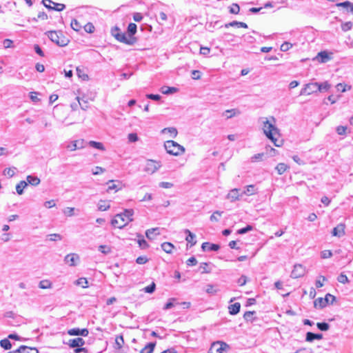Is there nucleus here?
I'll list each match as a JSON object with an SVG mask.
<instances>
[{
    "instance_id": "55",
    "label": "nucleus",
    "mask_w": 353,
    "mask_h": 353,
    "mask_svg": "<svg viewBox=\"0 0 353 353\" xmlns=\"http://www.w3.org/2000/svg\"><path fill=\"white\" fill-rule=\"evenodd\" d=\"M53 4L54 6L52 7V10L62 11L65 8V6L63 3H57L53 2Z\"/></svg>"
},
{
    "instance_id": "63",
    "label": "nucleus",
    "mask_w": 353,
    "mask_h": 353,
    "mask_svg": "<svg viewBox=\"0 0 353 353\" xmlns=\"http://www.w3.org/2000/svg\"><path fill=\"white\" fill-rule=\"evenodd\" d=\"M148 261V259L146 256H139V257L136 259V262H137V263L140 264V265L145 264V263H146Z\"/></svg>"
},
{
    "instance_id": "26",
    "label": "nucleus",
    "mask_w": 353,
    "mask_h": 353,
    "mask_svg": "<svg viewBox=\"0 0 353 353\" xmlns=\"http://www.w3.org/2000/svg\"><path fill=\"white\" fill-rule=\"evenodd\" d=\"M28 186V183L26 181H21L16 185V191L19 195L23 194V190Z\"/></svg>"
},
{
    "instance_id": "59",
    "label": "nucleus",
    "mask_w": 353,
    "mask_h": 353,
    "mask_svg": "<svg viewBox=\"0 0 353 353\" xmlns=\"http://www.w3.org/2000/svg\"><path fill=\"white\" fill-rule=\"evenodd\" d=\"M292 47V43L286 41V42H284L281 46V50L283 51V52H286L288 50H290Z\"/></svg>"
},
{
    "instance_id": "45",
    "label": "nucleus",
    "mask_w": 353,
    "mask_h": 353,
    "mask_svg": "<svg viewBox=\"0 0 353 353\" xmlns=\"http://www.w3.org/2000/svg\"><path fill=\"white\" fill-rule=\"evenodd\" d=\"M256 189L254 185H250L246 187V190L243 192L245 194L252 195L255 193Z\"/></svg>"
},
{
    "instance_id": "43",
    "label": "nucleus",
    "mask_w": 353,
    "mask_h": 353,
    "mask_svg": "<svg viewBox=\"0 0 353 353\" xmlns=\"http://www.w3.org/2000/svg\"><path fill=\"white\" fill-rule=\"evenodd\" d=\"M124 343L123 337L122 335L117 336L115 339V345L117 349H121Z\"/></svg>"
},
{
    "instance_id": "6",
    "label": "nucleus",
    "mask_w": 353,
    "mask_h": 353,
    "mask_svg": "<svg viewBox=\"0 0 353 353\" xmlns=\"http://www.w3.org/2000/svg\"><path fill=\"white\" fill-rule=\"evenodd\" d=\"M230 350V346L226 343L223 341L214 342L208 353H225Z\"/></svg>"
},
{
    "instance_id": "57",
    "label": "nucleus",
    "mask_w": 353,
    "mask_h": 353,
    "mask_svg": "<svg viewBox=\"0 0 353 353\" xmlns=\"http://www.w3.org/2000/svg\"><path fill=\"white\" fill-rule=\"evenodd\" d=\"M98 250L101 252L105 254L110 253L111 251V250L109 247H108L106 245H99L98 248Z\"/></svg>"
},
{
    "instance_id": "7",
    "label": "nucleus",
    "mask_w": 353,
    "mask_h": 353,
    "mask_svg": "<svg viewBox=\"0 0 353 353\" xmlns=\"http://www.w3.org/2000/svg\"><path fill=\"white\" fill-rule=\"evenodd\" d=\"M328 298H331V304L336 300V297L330 294H327L325 298L319 297L314 301V306L316 308H323L328 304Z\"/></svg>"
},
{
    "instance_id": "28",
    "label": "nucleus",
    "mask_w": 353,
    "mask_h": 353,
    "mask_svg": "<svg viewBox=\"0 0 353 353\" xmlns=\"http://www.w3.org/2000/svg\"><path fill=\"white\" fill-rule=\"evenodd\" d=\"M21 353H39V351L35 347H30L26 345H21L19 347Z\"/></svg>"
},
{
    "instance_id": "4",
    "label": "nucleus",
    "mask_w": 353,
    "mask_h": 353,
    "mask_svg": "<svg viewBox=\"0 0 353 353\" xmlns=\"http://www.w3.org/2000/svg\"><path fill=\"white\" fill-rule=\"evenodd\" d=\"M48 38L57 46L60 47L66 46L69 43V39L66 38L61 31H48L46 33Z\"/></svg>"
},
{
    "instance_id": "31",
    "label": "nucleus",
    "mask_w": 353,
    "mask_h": 353,
    "mask_svg": "<svg viewBox=\"0 0 353 353\" xmlns=\"http://www.w3.org/2000/svg\"><path fill=\"white\" fill-rule=\"evenodd\" d=\"M331 87V85L327 82V81H325L322 83H318V91L320 92H327L329 90V89Z\"/></svg>"
},
{
    "instance_id": "1",
    "label": "nucleus",
    "mask_w": 353,
    "mask_h": 353,
    "mask_svg": "<svg viewBox=\"0 0 353 353\" xmlns=\"http://www.w3.org/2000/svg\"><path fill=\"white\" fill-rule=\"evenodd\" d=\"M137 28L135 23H130L128 26V34L121 32L117 26L112 29L111 32L112 35L119 42L132 46L137 41V38L134 37V34L137 32Z\"/></svg>"
},
{
    "instance_id": "35",
    "label": "nucleus",
    "mask_w": 353,
    "mask_h": 353,
    "mask_svg": "<svg viewBox=\"0 0 353 353\" xmlns=\"http://www.w3.org/2000/svg\"><path fill=\"white\" fill-rule=\"evenodd\" d=\"M177 91V88L174 87L163 86L161 88V92L164 94H170Z\"/></svg>"
},
{
    "instance_id": "53",
    "label": "nucleus",
    "mask_w": 353,
    "mask_h": 353,
    "mask_svg": "<svg viewBox=\"0 0 353 353\" xmlns=\"http://www.w3.org/2000/svg\"><path fill=\"white\" fill-rule=\"evenodd\" d=\"M208 263H201L199 265V270L202 274L209 273L210 272V270L208 269Z\"/></svg>"
},
{
    "instance_id": "47",
    "label": "nucleus",
    "mask_w": 353,
    "mask_h": 353,
    "mask_svg": "<svg viewBox=\"0 0 353 353\" xmlns=\"http://www.w3.org/2000/svg\"><path fill=\"white\" fill-rule=\"evenodd\" d=\"M75 283L77 285L82 286L83 288L88 287V281H87V279L85 278H83V277L77 279Z\"/></svg>"
},
{
    "instance_id": "18",
    "label": "nucleus",
    "mask_w": 353,
    "mask_h": 353,
    "mask_svg": "<svg viewBox=\"0 0 353 353\" xmlns=\"http://www.w3.org/2000/svg\"><path fill=\"white\" fill-rule=\"evenodd\" d=\"M26 181L28 185L30 184L32 186H37L41 182L40 179L34 175H28L26 177Z\"/></svg>"
},
{
    "instance_id": "62",
    "label": "nucleus",
    "mask_w": 353,
    "mask_h": 353,
    "mask_svg": "<svg viewBox=\"0 0 353 353\" xmlns=\"http://www.w3.org/2000/svg\"><path fill=\"white\" fill-rule=\"evenodd\" d=\"M336 132L338 133V134L343 135V134H345V133H346L347 127L343 126V125H339L336 128Z\"/></svg>"
},
{
    "instance_id": "11",
    "label": "nucleus",
    "mask_w": 353,
    "mask_h": 353,
    "mask_svg": "<svg viewBox=\"0 0 353 353\" xmlns=\"http://www.w3.org/2000/svg\"><path fill=\"white\" fill-rule=\"evenodd\" d=\"M68 334L70 336H87L89 334L86 328L79 329L78 327L72 328L68 330Z\"/></svg>"
},
{
    "instance_id": "15",
    "label": "nucleus",
    "mask_w": 353,
    "mask_h": 353,
    "mask_svg": "<svg viewBox=\"0 0 353 353\" xmlns=\"http://www.w3.org/2000/svg\"><path fill=\"white\" fill-rule=\"evenodd\" d=\"M70 347H81L85 344V341L82 338H75L70 339L68 343Z\"/></svg>"
},
{
    "instance_id": "44",
    "label": "nucleus",
    "mask_w": 353,
    "mask_h": 353,
    "mask_svg": "<svg viewBox=\"0 0 353 353\" xmlns=\"http://www.w3.org/2000/svg\"><path fill=\"white\" fill-rule=\"evenodd\" d=\"M337 281L339 283H343V284H345V283H349V279H348L347 276L345 274H343V273H341L338 276Z\"/></svg>"
},
{
    "instance_id": "64",
    "label": "nucleus",
    "mask_w": 353,
    "mask_h": 353,
    "mask_svg": "<svg viewBox=\"0 0 353 353\" xmlns=\"http://www.w3.org/2000/svg\"><path fill=\"white\" fill-rule=\"evenodd\" d=\"M34 50L35 52L37 54H39L40 57H43L45 56L44 52H43V50H41V48H40V46L39 45L35 44L34 46Z\"/></svg>"
},
{
    "instance_id": "12",
    "label": "nucleus",
    "mask_w": 353,
    "mask_h": 353,
    "mask_svg": "<svg viewBox=\"0 0 353 353\" xmlns=\"http://www.w3.org/2000/svg\"><path fill=\"white\" fill-rule=\"evenodd\" d=\"M79 260V256L77 254L72 253L67 254L65 256L64 261L70 266H75L76 261Z\"/></svg>"
},
{
    "instance_id": "10",
    "label": "nucleus",
    "mask_w": 353,
    "mask_h": 353,
    "mask_svg": "<svg viewBox=\"0 0 353 353\" xmlns=\"http://www.w3.org/2000/svg\"><path fill=\"white\" fill-rule=\"evenodd\" d=\"M305 274V268L301 264L294 265V269L291 272V277L297 279L303 276Z\"/></svg>"
},
{
    "instance_id": "48",
    "label": "nucleus",
    "mask_w": 353,
    "mask_h": 353,
    "mask_svg": "<svg viewBox=\"0 0 353 353\" xmlns=\"http://www.w3.org/2000/svg\"><path fill=\"white\" fill-rule=\"evenodd\" d=\"M352 28V23L351 21H347L341 23V29L344 32H347L351 30Z\"/></svg>"
},
{
    "instance_id": "25",
    "label": "nucleus",
    "mask_w": 353,
    "mask_h": 353,
    "mask_svg": "<svg viewBox=\"0 0 353 353\" xmlns=\"http://www.w3.org/2000/svg\"><path fill=\"white\" fill-rule=\"evenodd\" d=\"M316 58L321 63H326L330 59V56L325 51L319 52Z\"/></svg>"
},
{
    "instance_id": "50",
    "label": "nucleus",
    "mask_w": 353,
    "mask_h": 353,
    "mask_svg": "<svg viewBox=\"0 0 353 353\" xmlns=\"http://www.w3.org/2000/svg\"><path fill=\"white\" fill-rule=\"evenodd\" d=\"M155 289L156 285L154 282H152L150 285L144 288V292L146 293L152 294L154 292Z\"/></svg>"
},
{
    "instance_id": "24",
    "label": "nucleus",
    "mask_w": 353,
    "mask_h": 353,
    "mask_svg": "<svg viewBox=\"0 0 353 353\" xmlns=\"http://www.w3.org/2000/svg\"><path fill=\"white\" fill-rule=\"evenodd\" d=\"M337 7H343L347 9V10L353 14V3L346 1L341 3H338L336 4Z\"/></svg>"
},
{
    "instance_id": "2",
    "label": "nucleus",
    "mask_w": 353,
    "mask_h": 353,
    "mask_svg": "<svg viewBox=\"0 0 353 353\" xmlns=\"http://www.w3.org/2000/svg\"><path fill=\"white\" fill-rule=\"evenodd\" d=\"M133 214L134 210L132 209H126L123 212L117 214L112 220L111 224L114 227L121 229L133 220Z\"/></svg>"
},
{
    "instance_id": "30",
    "label": "nucleus",
    "mask_w": 353,
    "mask_h": 353,
    "mask_svg": "<svg viewBox=\"0 0 353 353\" xmlns=\"http://www.w3.org/2000/svg\"><path fill=\"white\" fill-rule=\"evenodd\" d=\"M0 345L2 348L6 350H10L12 347V345L10 340L6 338L0 341Z\"/></svg>"
},
{
    "instance_id": "32",
    "label": "nucleus",
    "mask_w": 353,
    "mask_h": 353,
    "mask_svg": "<svg viewBox=\"0 0 353 353\" xmlns=\"http://www.w3.org/2000/svg\"><path fill=\"white\" fill-rule=\"evenodd\" d=\"M159 231V228H154L148 229L145 232V236L148 239H153L154 237L151 236V233H154L155 235H159V234H160V232Z\"/></svg>"
},
{
    "instance_id": "60",
    "label": "nucleus",
    "mask_w": 353,
    "mask_h": 353,
    "mask_svg": "<svg viewBox=\"0 0 353 353\" xmlns=\"http://www.w3.org/2000/svg\"><path fill=\"white\" fill-rule=\"evenodd\" d=\"M48 236L50 237V241H60L62 239V236L59 234H49Z\"/></svg>"
},
{
    "instance_id": "33",
    "label": "nucleus",
    "mask_w": 353,
    "mask_h": 353,
    "mask_svg": "<svg viewBox=\"0 0 353 353\" xmlns=\"http://www.w3.org/2000/svg\"><path fill=\"white\" fill-rule=\"evenodd\" d=\"M137 236L139 238V240H138V243H139V247L141 248V249H146L149 247V245L148 243H147V241L143 239V236L141 234H137Z\"/></svg>"
},
{
    "instance_id": "56",
    "label": "nucleus",
    "mask_w": 353,
    "mask_h": 353,
    "mask_svg": "<svg viewBox=\"0 0 353 353\" xmlns=\"http://www.w3.org/2000/svg\"><path fill=\"white\" fill-rule=\"evenodd\" d=\"M110 208L109 204L105 203V201L100 203L98 205V210L100 211H105L108 210Z\"/></svg>"
},
{
    "instance_id": "36",
    "label": "nucleus",
    "mask_w": 353,
    "mask_h": 353,
    "mask_svg": "<svg viewBox=\"0 0 353 353\" xmlns=\"http://www.w3.org/2000/svg\"><path fill=\"white\" fill-rule=\"evenodd\" d=\"M16 170L17 168L15 167L8 168L3 170V174L9 178H11L15 174Z\"/></svg>"
},
{
    "instance_id": "29",
    "label": "nucleus",
    "mask_w": 353,
    "mask_h": 353,
    "mask_svg": "<svg viewBox=\"0 0 353 353\" xmlns=\"http://www.w3.org/2000/svg\"><path fill=\"white\" fill-rule=\"evenodd\" d=\"M174 248V245L169 242H164L161 244L162 250L168 254L172 253Z\"/></svg>"
},
{
    "instance_id": "16",
    "label": "nucleus",
    "mask_w": 353,
    "mask_h": 353,
    "mask_svg": "<svg viewBox=\"0 0 353 353\" xmlns=\"http://www.w3.org/2000/svg\"><path fill=\"white\" fill-rule=\"evenodd\" d=\"M322 339V334H316L311 332H308L306 333L305 341L307 342H312L314 340H321Z\"/></svg>"
},
{
    "instance_id": "21",
    "label": "nucleus",
    "mask_w": 353,
    "mask_h": 353,
    "mask_svg": "<svg viewBox=\"0 0 353 353\" xmlns=\"http://www.w3.org/2000/svg\"><path fill=\"white\" fill-rule=\"evenodd\" d=\"M239 189H233L230 191L228 194L227 198L230 199L231 201H235L239 199Z\"/></svg>"
},
{
    "instance_id": "22",
    "label": "nucleus",
    "mask_w": 353,
    "mask_h": 353,
    "mask_svg": "<svg viewBox=\"0 0 353 353\" xmlns=\"http://www.w3.org/2000/svg\"><path fill=\"white\" fill-rule=\"evenodd\" d=\"M185 233L188 234L185 238V240L188 241V243H190L191 246L194 245L196 243V241H195V234L191 232L188 229L185 230Z\"/></svg>"
},
{
    "instance_id": "37",
    "label": "nucleus",
    "mask_w": 353,
    "mask_h": 353,
    "mask_svg": "<svg viewBox=\"0 0 353 353\" xmlns=\"http://www.w3.org/2000/svg\"><path fill=\"white\" fill-rule=\"evenodd\" d=\"M71 28L77 32H79L81 30L82 26L81 24L75 19H72L70 23Z\"/></svg>"
},
{
    "instance_id": "40",
    "label": "nucleus",
    "mask_w": 353,
    "mask_h": 353,
    "mask_svg": "<svg viewBox=\"0 0 353 353\" xmlns=\"http://www.w3.org/2000/svg\"><path fill=\"white\" fill-rule=\"evenodd\" d=\"M165 132L170 133V134L172 137H176L178 134L177 130L173 127L165 128L163 129L161 131L162 133H165Z\"/></svg>"
},
{
    "instance_id": "49",
    "label": "nucleus",
    "mask_w": 353,
    "mask_h": 353,
    "mask_svg": "<svg viewBox=\"0 0 353 353\" xmlns=\"http://www.w3.org/2000/svg\"><path fill=\"white\" fill-rule=\"evenodd\" d=\"M223 214V212L221 211H215L210 217V220L212 222H218L219 218L216 216V215L221 216Z\"/></svg>"
},
{
    "instance_id": "38",
    "label": "nucleus",
    "mask_w": 353,
    "mask_h": 353,
    "mask_svg": "<svg viewBox=\"0 0 353 353\" xmlns=\"http://www.w3.org/2000/svg\"><path fill=\"white\" fill-rule=\"evenodd\" d=\"M256 312L254 311H248L245 312L243 314V318L246 321L253 322L255 320V318H253V315Z\"/></svg>"
},
{
    "instance_id": "46",
    "label": "nucleus",
    "mask_w": 353,
    "mask_h": 353,
    "mask_svg": "<svg viewBox=\"0 0 353 353\" xmlns=\"http://www.w3.org/2000/svg\"><path fill=\"white\" fill-rule=\"evenodd\" d=\"M316 326L321 331H327L330 328V325L325 322L317 323Z\"/></svg>"
},
{
    "instance_id": "42",
    "label": "nucleus",
    "mask_w": 353,
    "mask_h": 353,
    "mask_svg": "<svg viewBox=\"0 0 353 353\" xmlns=\"http://www.w3.org/2000/svg\"><path fill=\"white\" fill-rule=\"evenodd\" d=\"M336 88L339 91L345 92L346 90H351L352 87L351 85H347L346 84L340 83L336 85Z\"/></svg>"
},
{
    "instance_id": "9",
    "label": "nucleus",
    "mask_w": 353,
    "mask_h": 353,
    "mask_svg": "<svg viewBox=\"0 0 353 353\" xmlns=\"http://www.w3.org/2000/svg\"><path fill=\"white\" fill-rule=\"evenodd\" d=\"M161 167V163L160 161L149 159L147 161L145 167L144 168V171L150 174H153L157 170H158Z\"/></svg>"
},
{
    "instance_id": "3",
    "label": "nucleus",
    "mask_w": 353,
    "mask_h": 353,
    "mask_svg": "<svg viewBox=\"0 0 353 353\" xmlns=\"http://www.w3.org/2000/svg\"><path fill=\"white\" fill-rule=\"evenodd\" d=\"M263 119H265L263 128L264 134L274 143L275 146L280 147L282 141L278 143V139L275 137L276 135H280L279 129L274 124L271 123L267 118Z\"/></svg>"
},
{
    "instance_id": "27",
    "label": "nucleus",
    "mask_w": 353,
    "mask_h": 353,
    "mask_svg": "<svg viewBox=\"0 0 353 353\" xmlns=\"http://www.w3.org/2000/svg\"><path fill=\"white\" fill-rule=\"evenodd\" d=\"M155 345V343H149L140 351V353H152Z\"/></svg>"
},
{
    "instance_id": "52",
    "label": "nucleus",
    "mask_w": 353,
    "mask_h": 353,
    "mask_svg": "<svg viewBox=\"0 0 353 353\" xmlns=\"http://www.w3.org/2000/svg\"><path fill=\"white\" fill-rule=\"evenodd\" d=\"M84 30L88 33H92L94 31V26L92 23H88L83 26Z\"/></svg>"
},
{
    "instance_id": "34",
    "label": "nucleus",
    "mask_w": 353,
    "mask_h": 353,
    "mask_svg": "<svg viewBox=\"0 0 353 353\" xmlns=\"http://www.w3.org/2000/svg\"><path fill=\"white\" fill-rule=\"evenodd\" d=\"M78 143L79 141H72L70 143L66 148L70 151H74L77 149L82 148L83 147L82 144L81 145H78Z\"/></svg>"
},
{
    "instance_id": "13",
    "label": "nucleus",
    "mask_w": 353,
    "mask_h": 353,
    "mask_svg": "<svg viewBox=\"0 0 353 353\" xmlns=\"http://www.w3.org/2000/svg\"><path fill=\"white\" fill-rule=\"evenodd\" d=\"M201 248L203 251H218L220 248V246L218 244L210 243L208 242H205L202 243Z\"/></svg>"
},
{
    "instance_id": "5",
    "label": "nucleus",
    "mask_w": 353,
    "mask_h": 353,
    "mask_svg": "<svg viewBox=\"0 0 353 353\" xmlns=\"http://www.w3.org/2000/svg\"><path fill=\"white\" fill-rule=\"evenodd\" d=\"M164 147L168 154L174 156H179L185 152V148L182 145L172 140L165 141Z\"/></svg>"
},
{
    "instance_id": "8",
    "label": "nucleus",
    "mask_w": 353,
    "mask_h": 353,
    "mask_svg": "<svg viewBox=\"0 0 353 353\" xmlns=\"http://www.w3.org/2000/svg\"><path fill=\"white\" fill-rule=\"evenodd\" d=\"M318 83L312 82L305 85L300 92V95H310L316 93L318 91Z\"/></svg>"
},
{
    "instance_id": "23",
    "label": "nucleus",
    "mask_w": 353,
    "mask_h": 353,
    "mask_svg": "<svg viewBox=\"0 0 353 353\" xmlns=\"http://www.w3.org/2000/svg\"><path fill=\"white\" fill-rule=\"evenodd\" d=\"M240 308H241V304L239 303H235L232 305H230L228 307L229 312L232 315L237 314L240 311Z\"/></svg>"
},
{
    "instance_id": "51",
    "label": "nucleus",
    "mask_w": 353,
    "mask_h": 353,
    "mask_svg": "<svg viewBox=\"0 0 353 353\" xmlns=\"http://www.w3.org/2000/svg\"><path fill=\"white\" fill-rule=\"evenodd\" d=\"M240 11V7L237 3H233L231 7H230V12L231 14H238Z\"/></svg>"
},
{
    "instance_id": "41",
    "label": "nucleus",
    "mask_w": 353,
    "mask_h": 353,
    "mask_svg": "<svg viewBox=\"0 0 353 353\" xmlns=\"http://www.w3.org/2000/svg\"><path fill=\"white\" fill-rule=\"evenodd\" d=\"M89 145L91 147L97 148V149H99L100 150H105V148H104L103 145L101 143H100V142H97V141H90L89 142Z\"/></svg>"
},
{
    "instance_id": "20",
    "label": "nucleus",
    "mask_w": 353,
    "mask_h": 353,
    "mask_svg": "<svg viewBox=\"0 0 353 353\" xmlns=\"http://www.w3.org/2000/svg\"><path fill=\"white\" fill-rule=\"evenodd\" d=\"M224 27L226 28H228L229 27H238V28H248V25L244 22L233 21L232 22L225 23L224 25Z\"/></svg>"
},
{
    "instance_id": "17",
    "label": "nucleus",
    "mask_w": 353,
    "mask_h": 353,
    "mask_svg": "<svg viewBox=\"0 0 353 353\" xmlns=\"http://www.w3.org/2000/svg\"><path fill=\"white\" fill-rule=\"evenodd\" d=\"M110 184L107 191L114 190L116 192L121 189V183L119 181L110 180L108 182Z\"/></svg>"
},
{
    "instance_id": "19",
    "label": "nucleus",
    "mask_w": 353,
    "mask_h": 353,
    "mask_svg": "<svg viewBox=\"0 0 353 353\" xmlns=\"http://www.w3.org/2000/svg\"><path fill=\"white\" fill-rule=\"evenodd\" d=\"M241 114V112L237 109H230L226 110L223 112V116L225 117L227 119H231L236 115Z\"/></svg>"
},
{
    "instance_id": "39",
    "label": "nucleus",
    "mask_w": 353,
    "mask_h": 353,
    "mask_svg": "<svg viewBox=\"0 0 353 353\" xmlns=\"http://www.w3.org/2000/svg\"><path fill=\"white\" fill-rule=\"evenodd\" d=\"M287 168H288L287 165L283 163H279L276 167V170L279 174H283L286 171Z\"/></svg>"
},
{
    "instance_id": "54",
    "label": "nucleus",
    "mask_w": 353,
    "mask_h": 353,
    "mask_svg": "<svg viewBox=\"0 0 353 353\" xmlns=\"http://www.w3.org/2000/svg\"><path fill=\"white\" fill-rule=\"evenodd\" d=\"M251 230H252V226L250 225H248L246 227L239 229L237 231V233L239 234H243Z\"/></svg>"
},
{
    "instance_id": "14",
    "label": "nucleus",
    "mask_w": 353,
    "mask_h": 353,
    "mask_svg": "<svg viewBox=\"0 0 353 353\" xmlns=\"http://www.w3.org/2000/svg\"><path fill=\"white\" fill-rule=\"evenodd\" d=\"M345 225L340 223L337 225L335 228H334L332 230V235L335 236H341L345 234Z\"/></svg>"
},
{
    "instance_id": "61",
    "label": "nucleus",
    "mask_w": 353,
    "mask_h": 353,
    "mask_svg": "<svg viewBox=\"0 0 353 353\" xmlns=\"http://www.w3.org/2000/svg\"><path fill=\"white\" fill-rule=\"evenodd\" d=\"M243 40H244V41H245L247 43H252L255 41L256 39L252 35L245 34V35H243Z\"/></svg>"
},
{
    "instance_id": "58",
    "label": "nucleus",
    "mask_w": 353,
    "mask_h": 353,
    "mask_svg": "<svg viewBox=\"0 0 353 353\" xmlns=\"http://www.w3.org/2000/svg\"><path fill=\"white\" fill-rule=\"evenodd\" d=\"M77 73L79 77L81 78L83 80H88V76L83 73V70L79 68H77Z\"/></svg>"
}]
</instances>
